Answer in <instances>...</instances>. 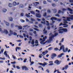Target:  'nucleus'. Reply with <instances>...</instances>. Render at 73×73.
Instances as JSON below:
<instances>
[{"label":"nucleus","mask_w":73,"mask_h":73,"mask_svg":"<svg viewBox=\"0 0 73 73\" xmlns=\"http://www.w3.org/2000/svg\"><path fill=\"white\" fill-rule=\"evenodd\" d=\"M62 49H63V52H64V53H65L66 52V51H65V48H64V45H62V46H61L60 47V49H59L58 50L59 51H60Z\"/></svg>","instance_id":"obj_1"},{"label":"nucleus","mask_w":73,"mask_h":73,"mask_svg":"<svg viewBox=\"0 0 73 73\" xmlns=\"http://www.w3.org/2000/svg\"><path fill=\"white\" fill-rule=\"evenodd\" d=\"M70 19L73 20V15H71V17H69L67 18V20L68 21H70Z\"/></svg>","instance_id":"obj_2"},{"label":"nucleus","mask_w":73,"mask_h":73,"mask_svg":"<svg viewBox=\"0 0 73 73\" xmlns=\"http://www.w3.org/2000/svg\"><path fill=\"white\" fill-rule=\"evenodd\" d=\"M55 64H56L57 65H59L61 63V61H59L58 60H56L54 62Z\"/></svg>","instance_id":"obj_3"},{"label":"nucleus","mask_w":73,"mask_h":73,"mask_svg":"<svg viewBox=\"0 0 73 73\" xmlns=\"http://www.w3.org/2000/svg\"><path fill=\"white\" fill-rule=\"evenodd\" d=\"M22 70H24L25 69V70H28L29 69L28 68H27L26 66H23L22 67Z\"/></svg>","instance_id":"obj_4"},{"label":"nucleus","mask_w":73,"mask_h":73,"mask_svg":"<svg viewBox=\"0 0 73 73\" xmlns=\"http://www.w3.org/2000/svg\"><path fill=\"white\" fill-rule=\"evenodd\" d=\"M57 20V18L55 17H52L51 18L50 20H52V23H55V21H54L53 20Z\"/></svg>","instance_id":"obj_5"},{"label":"nucleus","mask_w":73,"mask_h":73,"mask_svg":"<svg viewBox=\"0 0 73 73\" xmlns=\"http://www.w3.org/2000/svg\"><path fill=\"white\" fill-rule=\"evenodd\" d=\"M58 32H59V33H63L64 31L62 30V29H59L58 30Z\"/></svg>","instance_id":"obj_6"},{"label":"nucleus","mask_w":73,"mask_h":73,"mask_svg":"<svg viewBox=\"0 0 73 73\" xmlns=\"http://www.w3.org/2000/svg\"><path fill=\"white\" fill-rule=\"evenodd\" d=\"M36 16L37 17H38V18H40L41 17V14L40 13L38 14H36Z\"/></svg>","instance_id":"obj_7"},{"label":"nucleus","mask_w":73,"mask_h":73,"mask_svg":"<svg viewBox=\"0 0 73 73\" xmlns=\"http://www.w3.org/2000/svg\"><path fill=\"white\" fill-rule=\"evenodd\" d=\"M63 32H68V29L66 28H63L62 29Z\"/></svg>","instance_id":"obj_8"},{"label":"nucleus","mask_w":73,"mask_h":73,"mask_svg":"<svg viewBox=\"0 0 73 73\" xmlns=\"http://www.w3.org/2000/svg\"><path fill=\"white\" fill-rule=\"evenodd\" d=\"M63 25H64V26H63V28H67V27H68V25H67L66 23L63 24Z\"/></svg>","instance_id":"obj_9"},{"label":"nucleus","mask_w":73,"mask_h":73,"mask_svg":"<svg viewBox=\"0 0 73 73\" xmlns=\"http://www.w3.org/2000/svg\"><path fill=\"white\" fill-rule=\"evenodd\" d=\"M56 54H54V53L52 54V57L51 58H54V57H56Z\"/></svg>","instance_id":"obj_10"},{"label":"nucleus","mask_w":73,"mask_h":73,"mask_svg":"<svg viewBox=\"0 0 73 73\" xmlns=\"http://www.w3.org/2000/svg\"><path fill=\"white\" fill-rule=\"evenodd\" d=\"M62 55H64V53H62V54H59L58 55V58H61V57H62Z\"/></svg>","instance_id":"obj_11"},{"label":"nucleus","mask_w":73,"mask_h":73,"mask_svg":"<svg viewBox=\"0 0 73 73\" xmlns=\"http://www.w3.org/2000/svg\"><path fill=\"white\" fill-rule=\"evenodd\" d=\"M29 58H30V62H31V64H30V65H32V64H33V63H34V62H31V57H29Z\"/></svg>","instance_id":"obj_12"},{"label":"nucleus","mask_w":73,"mask_h":73,"mask_svg":"<svg viewBox=\"0 0 73 73\" xmlns=\"http://www.w3.org/2000/svg\"><path fill=\"white\" fill-rule=\"evenodd\" d=\"M46 30L45 28H44L43 30V33L44 34H46L47 33V31L46 30Z\"/></svg>","instance_id":"obj_13"},{"label":"nucleus","mask_w":73,"mask_h":73,"mask_svg":"<svg viewBox=\"0 0 73 73\" xmlns=\"http://www.w3.org/2000/svg\"><path fill=\"white\" fill-rule=\"evenodd\" d=\"M38 64H39L40 65H42V66H45L46 65V64H45L44 63H38Z\"/></svg>","instance_id":"obj_14"},{"label":"nucleus","mask_w":73,"mask_h":73,"mask_svg":"<svg viewBox=\"0 0 73 73\" xmlns=\"http://www.w3.org/2000/svg\"><path fill=\"white\" fill-rule=\"evenodd\" d=\"M17 49L18 50H20L21 49V48L19 47H17L15 48L16 51L17 52Z\"/></svg>","instance_id":"obj_15"},{"label":"nucleus","mask_w":73,"mask_h":73,"mask_svg":"<svg viewBox=\"0 0 73 73\" xmlns=\"http://www.w3.org/2000/svg\"><path fill=\"white\" fill-rule=\"evenodd\" d=\"M31 44L32 45H34L35 44V40L33 39L31 42Z\"/></svg>","instance_id":"obj_16"},{"label":"nucleus","mask_w":73,"mask_h":73,"mask_svg":"<svg viewBox=\"0 0 73 73\" xmlns=\"http://www.w3.org/2000/svg\"><path fill=\"white\" fill-rule=\"evenodd\" d=\"M13 5L14 6H16L17 5V3L15 1H14L13 3Z\"/></svg>","instance_id":"obj_17"},{"label":"nucleus","mask_w":73,"mask_h":73,"mask_svg":"<svg viewBox=\"0 0 73 73\" xmlns=\"http://www.w3.org/2000/svg\"><path fill=\"white\" fill-rule=\"evenodd\" d=\"M69 68L68 66V65H66L64 66V68L66 70L68 68Z\"/></svg>","instance_id":"obj_18"},{"label":"nucleus","mask_w":73,"mask_h":73,"mask_svg":"<svg viewBox=\"0 0 73 73\" xmlns=\"http://www.w3.org/2000/svg\"><path fill=\"white\" fill-rule=\"evenodd\" d=\"M9 21H13V18L12 17H10L9 18Z\"/></svg>","instance_id":"obj_19"},{"label":"nucleus","mask_w":73,"mask_h":73,"mask_svg":"<svg viewBox=\"0 0 73 73\" xmlns=\"http://www.w3.org/2000/svg\"><path fill=\"white\" fill-rule=\"evenodd\" d=\"M4 54L5 55L6 57H8V54H7V51H5L4 52Z\"/></svg>","instance_id":"obj_20"},{"label":"nucleus","mask_w":73,"mask_h":73,"mask_svg":"<svg viewBox=\"0 0 73 73\" xmlns=\"http://www.w3.org/2000/svg\"><path fill=\"white\" fill-rule=\"evenodd\" d=\"M12 3H9V7H12Z\"/></svg>","instance_id":"obj_21"},{"label":"nucleus","mask_w":73,"mask_h":73,"mask_svg":"<svg viewBox=\"0 0 73 73\" xmlns=\"http://www.w3.org/2000/svg\"><path fill=\"white\" fill-rule=\"evenodd\" d=\"M30 13L33 15H35V12L33 11H30Z\"/></svg>","instance_id":"obj_22"},{"label":"nucleus","mask_w":73,"mask_h":73,"mask_svg":"<svg viewBox=\"0 0 73 73\" xmlns=\"http://www.w3.org/2000/svg\"><path fill=\"white\" fill-rule=\"evenodd\" d=\"M49 39L50 41H53V38L51 36H50L49 37Z\"/></svg>","instance_id":"obj_23"},{"label":"nucleus","mask_w":73,"mask_h":73,"mask_svg":"<svg viewBox=\"0 0 73 73\" xmlns=\"http://www.w3.org/2000/svg\"><path fill=\"white\" fill-rule=\"evenodd\" d=\"M46 15H47V14L45 12L44 14H43V16L44 17H46Z\"/></svg>","instance_id":"obj_24"},{"label":"nucleus","mask_w":73,"mask_h":73,"mask_svg":"<svg viewBox=\"0 0 73 73\" xmlns=\"http://www.w3.org/2000/svg\"><path fill=\"white\" fill-rule=\"evenodd\" d=\"M68 9L69 11H70V12H72V11H73V10H72L71 9H70L69 8H68Z\"/></svg>","instance_id":"obj_25"},{"label":"nucleus","mask_w":73,"mask_h":73,"mask_svg":"<svg viewBox=\"0 0 73 73\" xmlns=\"http://www.w3.org/2000/svg\"><path fill=\"white\" fill-rule=\"evenodd\" d=\"M39 27L40 28H42V25L41 24H39L38 25Z\"/></svg>","instance_id":"obj_26"},{"label":"nucleus","mask_w":73,"mask_h":73,"mask_svg":"<svg viewBox=\"0 0 73 73\" xmlns=\"http://www.w3.org/2000/svg\"><path fill=\"white\" fill-rule=\"evenodd\" d=\"M18 28L19 29H23V28L21 26H19Z\"/></svg>","instance_id":"obj_27"},{"label":"nucleus","mask_w":73,"mask_h":73,"mask_svg":"<svg viewBox=\"0 0 73 73\" xmlns=\"http://www.w3.org/2000/svg\"><path fill=\"white\" fill-rule=\"evenodd\" d=\"M52 49H53L52 47H51L48 48V50H52Z\"/></svg>","instance_id":"obj_28"},{"label":"nucleus","mask_w":73,"mask_h":73,"mask_svg":"<svg viewBox=\"0 0 73 73\" xmlns=\"http://www.w3.org/2000/svg\"><path fill=\"white\" fill-rule=\"evenodd\" d=\"M4 32H5V33H6V34H8V31H7L6 30H4Z\"/></svg>","instance_id":"obj_29"},{"label":"nucleus","mask_w":73,"mask_h":73,"mask_svg":"<svg viewBox=\"0 0 73 73\" xmlns=\"http://www.w3.org/2000/svg\"><path fill=\"white\" fill-rule=\"evenodd\" d=\"M10 33L11 35H13V31L12 30H10Z\"/></svg>","instance_id":"obj_30"},{"label":"nucleus","mask_w":73,"mask_h":73,"mask_svg":"<svg viewBox=\"0 0 73 73\" xmlns=\"http://www.w3.org/2000/svg\"><path fill=\"white\" fill-rule=\"evenodd\" d=\"M3 12H6L7 11V9H3Z\"/></svg>","instance_id":"obj_31"},{"label":"nucleus","mask_w":73,"mask_h":73,"mask_svg":"<svg viewBox=\"0 0 73 73\" xmlns=\"http://www.w3.org/2000/svg\"><path fill=\"white\" fill-rule=\"evenodd\" d=\"M54 50L55 51H57L58 50V48H57V47H56V48H54Z\"/></svg>","instance_id":"obj_32"},{"label":"nucleus","mask_w":73,"mask_h":73,"mask_svg":"<svg viewBox=\"0 0 73 73\" xmlns=\"http://www.w3.org/2000/svg\"><path fill=\"white\" fill-rule=\"evenodd\" d=\"M53 11L54 13H56L57 12V10L56 9H53Z\"/></svg>","instance_id":"obj_33"},{"label":"nucleus","mask_w":73,"mask_h":73,"mask_svg":"<svg viewBox=\"0 0 73 73\" xmlns=\"http://www.w3.org/2000/svg\"><path fill=\"white\" fill-rule=\"evenodd\" d=\"M13 34L14 36H17V33L15 32H14Z\"/></svg>","instance_id":"obj_34"},{"label":"nucleus","mask_w":73,"mask_h":73,"mask_svg":"<svg viewBox=\"0 0 73 73\" xmlns=\"http://www.w3.org/2000/svg\"><path fill=\"white\" fill-rule=\"evenodd\" d=\"M6 25H7V26H9V23L6 22Z\"/></svg>","instance_id":"obj_35"},{"label":"nucleus","mask_w":73,"mask_h":73,"mask_svg":"<svg viewBox=\"0 0 73 73\" xmlns=\"http://www.w3.org/2000/svg\"><path fill=\"white\" fill-rule=\"evenodd\" d=\"M58 34V33H56L54 34V35L55 36V37H56V36H57Z\"/></svg>","instance_id":"obj_36"},{"label":"nucleus","mask_w":73,"mask_h":73,"mask_svg":"<svg viewBox=\"0 0 73 73\" xmlns=\"http://www.w3.org/2000/svg\"><path fill=\"white\" fill-rule=\"evenodd\" d=\"M14 24H12L11 25V28H13L14 27Z\"/></svg>","instance_id":"obj_37"},{"label":"nucleus","mask_w":73,"mask_h":73,"mask_svg":"<svg viewBox=\"0 0 73 73\" xmlns=\"http://www.w3.org/2000/svg\"><path fill=\"white\" fill-rule=\"evenodd\" d=\"M20 21L22 22V23H24L25 22V20L23 19H21Z\"/></svg>","instance_id":"obj_38"},{"label":"nucleus","mask_w":73,"mask_h":73,"mask_svg":"<svg viewBox=\"0 0 73 73\" xmlns=\"http://www.w3.org/2000/svg\"><path fill=\"white\" fill-rule=\"evenodd\" d=\"M47 12L48 13H50L51 12L50 10H49V9H48V11H47Z\"/></svg>","instance_id":"obj_39"},{"label":"nucleus","mask_w":73,"mask_h":73,"mask_svg":"<svg viewBox=\"0 0 73 73\" xmlns=\"http://www.w3.org/2000/svg\"><path fill=\"white\" fill-rule=\"evenodd\" d=\"M52 7H56V5L55 3H53L52 4Z\"/></svg>","instance_id":"obj_40"},{"label":"nucleus","mask_w":73,"mask_h":73,"mask_svg":"<svg viewBox=\"0 0 73 73\" xmlns=\"http://www.w3.org/2000/svg\"><path fill=\"white\" fill-rule=\"evenodd\" d=\"M35 44H38V40H36L35 42Z\"/></svg>","instance_id":"obj_41"},{"label":"nucleus","mask_w":73,"mask_h":73,"mask_svg":"<svg viewBox=\"0 0 73 73\" xmlns=\"http://www.w3.org/2000/svg\"><path fill=\"white\" fill-rule=\"evenodd\" d=\"M34 29H35V31H39V30L36 28H34Z\"/></svg>","instance_id":"obj_42"},{"label":"nucleus","mask_w":73,"mask_h":73,"mask_svg":"<svg viewBox=\"0 0 73 73\" xmlns=\"http://www.w3.org/2000/svg\"><path fill=\"white\" fill-rule=\"evenodd\" d=\"M64 38H63L62 39V40L60 41V42H62L64 41Z\"/></svg>","instance_id":"obj_43"},{"label":"nucleus","mask_w":73,"mask_h":73,"mask_svg":"<svg viewBox=\"0 0 73 73\" xmlns=\"http://www.w3.org/2000/svg\"><path fill=\"white\" fill-rule=\"evenodd\" d=\"M61 12H62V11H61V10H59L58 11V14H60L61 13Z\"/></svg>","instance_id":"obj_44"},{"label":"nucleus","mask_w":73,"mask_h":73,"mask_svg":"<svg viewBox=\"0 0 73 73\" xmlns=\"http://www.w3.org/2000/svg\"><path fill=\"white\" fill-rule=\"evenodd\" d=\"M26 16L27 17H31V16L29 15L28 14H26Z\"/></svg>","instance_id":"obj_45"},{"label":"nucleus","mask_w":73,"mask_h":73,"mask_svg":"<svg viewBox=\"0 0 73 73\" xmlns=\"http://www.w3.org/2000/svg\"><path fill=\"white\" fill-rule=\"evenodd\" d=\"M43 3L44 4H46L47 3H46V1H43Z\"/></svg>","instance_id":"obj_46"},{"label":"nucleus","mask_w":73,"mask_h":73,"mask_svg":"<svg viewBox=\"0 0 73 73\" xmlns=\"http://www.w3.org/2000/svg\"><path fill=\"white\" fill-rule=\"evenodd\" d=\"M55 16H57V17H60V15L58 14L55 15Z\"/></svg>","instance_id":"obj_47"},{"label":"nucleus","mask_w":73,"mask_h":73,"mask_svg":"<svg viewBox=\"0 0 73 73\" xmlns=\"http://www.w3.org/2000/svg\"><path fill=\"white\" fill-rule=\"evenodd\" d=\"M20 6L22 8H23L24 7V5H23V4H21V5Z\"/></svg>","instance_id":"obj_48"},{"label":"nucleus","mask_w":73,"mask_h":73,"mask_svg":"<svg viewBox=\"0 0 73 73\" xmlns=\"http://www.w3.org/2000/svg\"><path fill=\"white\" fill-rule=\"evenodd\" d=\"M11 63L12 64H16V62L14 61L13 62H11Z\"/></svg>","instance_id":"obj_49"},{"label":"nucleus","mask_w":73,"mask_h":73,"mask_svg":"<svg viewBox=\"0 0 73 73\" xmlns=\"http://www.w3.org/2000/svg\"><path fill=\"white\" fill-rule=\"evenodd\" d=\"M29 31L31 32H33V29L31 28L30 29Z\"/></svg>","instance_id":"obj_50"},{"label":"nucleus","mask_w":73,"mask_h":73,"mask_svg":"<svg viewBox=\"0 0 73 73\" xmlns=\"http://www.w3.org/2000/svg\"><path fill=\"white\" fill-rule=\"evenodd\" d=\"M69 1L71 3H73V0H69Z\"/></svg>","instance_id":"obj_51"},{"label":"nucleus","mask_w":73,"mask_h":73,"mask_svg":"<svg viewBox=\"0 0 73 73\" xmlns=\"http://www.w3.org/2000/svg\"><path fill=\"white\" fill-rule=\"evenodd\" d=\"M68 48H66V49H65L66 52H68Z\"/></svg>","instance_id":"obj_52"},{"label":"nucleus","mask_w":73,"mask_h":73,"mask_svg":"<svg viewBox=\"0 0 73 73\" xmlns=\"http://www.w3.org/2000/svg\"><path fill=\"white\" fill-rule=\"evenodd\" d=\"M16 68H17L18 69H20V67H19V66H16Z\"/></svg>","instance_id":"obj_53"},{"label":"nucleus","mask_w":73,"mask_h":73,"mask_svg":"<svg viewBox=\"0 0 73 73\" xmlns=\"http://www.w3.org/2000/svg\"><path fill=\"white\" fill-rule=\"evenodd\" d=\"M1 58V60H5V58Z\"/></svg>","instance_id":"obj_54"},{"label":"nucleus","mask_w":73,"mask_h":73,"mask_svg":"<svg viewBox=\"0 0 73 73\" xmlns=\"http://www.w3.org/2000/svg\"><path fill=\"white\" fill-rule=\"evenodd\" d=\"M51 37H52L53 38V37H55V36H54V35L53 34H52L51 35Z\"/></svg>","instance_id":"obj_55"},{"label":"nucleus","mask_w":73,"mask_h":73,"mask_svg":"<svg viewBox=\"0 0 73 73\" xmlns=\"http://www.w3.org/2000/svg\"><path fill=\"white\" fill-rule=\"evenodd\" d=\"M34 26L35 27V28H38V27L36 25H35Z\"/></svg>","instance_id":"obj_56"},{"label":"nucleus","mask_w":73,"mask_h":73,"mask_svg":"<svg viewBox=\"0 0 73 73\" xmlns=\"http://www.w3.org/2000/svg\"><path fill=\"white\" fill-rule=\"evenodd\" d=\"M4 49H1V53H3V52H4Z\"/></svg>","instance_id":"obj_57"},{"label":"nucleus","mask_w":73,"mask_h":73,"mask_svg":"<svg viewBox=\"0 0 73 73\" xmlns=\"http://www.w3.org/2000/svg\"><path fill=\"white\" fill-rule=\"evenodd\" d=\"M47 1L49 3H52V0H47Z\"/></svg>","instance_id":"obj_58"},{"label":"nucleus","mask_w":73,"mask_h":73,"mask_svg":"<svg viewBox=\"0 0 73 73\" xmlns=\"http://www.w3.org/2000/svg\"><path fill=\"white\" fill-rule=\"evenodd\" d=\"M26 60H27V59H26L24 60L23 61L24 62H26Z\"/></svg>","instance_id":"obj_59"},{"label":"nucleus","mask_w":73,"mask_h":73,"mask_svg":"<svg viewBox=\"0 0 73 73\" xmlns=\"http://www.w3.org/2000/svg\"><path fill=\"white\" fill-rule=\"evenodd\" d=\"M53 65V63H50V64H48V65H49V66H51V65Z\"/></svg>","instance_id":"obj_60"},{"label":"nucleus","mask_w":73,"mask_h":73,"mask_svg":"<svg viewBox=\"0 0 73 73\" xmlns=\"http://www.w3.org/2000/svg\"><path fill=\"white\" fill-rule=\"evenodd\" d=\"M41 24H45V21H44V22H43L42 21H41Z\"/></svg>","instance_id":"obj_61"},{"label":"nucleus","mask_w":73,"mask_h":73,"mask_svg":"<svg viewBox=\"0 0 73 73\" xmlns=\"http://www.w3.org/2000/svg\"><path fill=\"white\" fill-rule=\"evenodd\" d=\"M23 35L24 37H26V35L25 34L23 33Z\"/></svg>","instance_id":"obj_62"},{"label":"nucleus","mask_w":73,"mask_h":73,"mask_svg":"<svg viewBox=\"0 0 73 73\" xmlns=\"http://www.w3.org/2000/svg\"><path fill=\"white\" fill-rule=\"evenodd\" d=\"M12 56L14 59H16V57H15V56L13 55Z\"/></svg>","instance_id":"obj_63"},{"label":"nucleus","mask_w":73,"mask_h":73,"mask_svg":"<svg viewBox=\"0 0 73 73\" xmlns=\"http://www.w3.org/2000/svg\"><path fill=\"white\" fill-rule=\"evenodd\" d=\"M21 16H24V13H21Z\"/></svg>","instance_id":"obj_64"}]
</instances>
